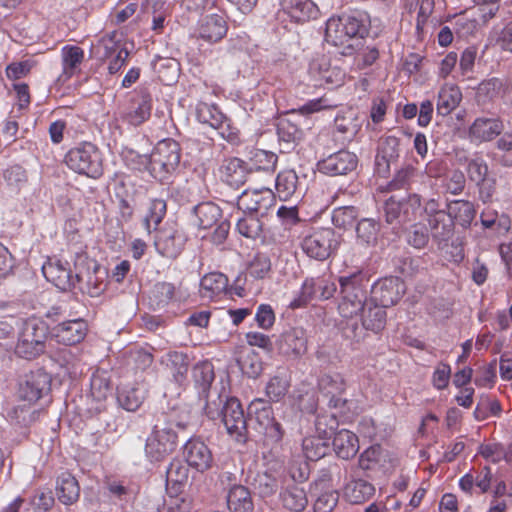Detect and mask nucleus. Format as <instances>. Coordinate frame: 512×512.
<instances>
[{
	"label": "nucleus",
	"mask_w": 512,
	"mask_h": 512,
	"mask_svg": "<svg viewBox=\"0 0 512 512\" xmlns=\"http://www.w3.org/2000/svg\"><path fill=\"white\" fill-rule=\"evenodd\" d=\"M204 413L210 420L222 422L227 434L236 442H246L248 435L247 420L238 398L220 393H209L204 406Z\"/></svg>",
	"instance_id": "obj_1"
},
{
	"label": "nucleus",
	"mask_w": 512,
	"mask_h": 512,
	"mask_svg": "<svg viewBox=\"0 0 512 512\" xmlns=\"http://www.w3.org/2000/svg\"><path fill=\"white\" fill-rule=\"evenodd\" d=\"M338 282L340 287L338 312L341 317L352 319L370 304L367 290L369 279L362 271H357L339 277Z\"/></svg>",
	"instance_id": "obj_2"
},
{
	"label": "nucleus",
	"mask_w": 512,
	"mask_h": 512,
	"mask_svg": "<svg viewBox=\"0 0 512 512\" xmlns=\"http://www.w3.org/2000/svg\"><path fill=\"white\" fill-rule=\"evenodd\" d=\"M51 378L48 373L39 369L26 376L24 383L20 385L19 397L28 404L17 405L13 413L17 422L27 426L37 418V411L32 407L50 389Z\"/></svg>",
	"instance_id": "obj_3"
},
{
	"label": "nucleus",
	"mask_w": 512,
	"mask_h": 512,
	"mask_svg": "<svg viewBox=\"0 0 512 512\" xmlns=\"http://www.w3.org/2000/svg\"><path fill=\"white\" fill-rule=\"evenodd\" d=\"M91 57L96 61L98 67L105 66L109 75L119 73L127 64L129 51L125 43L119 38L117 31L102 35L92 45Z\"/></svg>",
	"instance_id": "obj_4"
},
{
	"label": "nucleus",
	"mask_w": 512,
	"mask_h": 512,
	"mask_svg": "<svg viewBox=\"0 0 512 512\" xmlns=\"http://www.w3.org/2000/svg\"><path fill=\"white\" fill-rule=\"evenodd\" d=\"M64 163L73 172L89 178L98 179L103 175L102 152L92 142L83 141L70 148Z\"/></svg>",
	"instance_id": "obj_5"
},
{
	"label": "nucleus",
	"mask_w": 512,
	"mask_h": 512,
	"mask_svg": "<svg viewBox=\"0 0 512 512\" xmlns=\"http://www.w3.org/2000/svg\"><path fill=\"white\" fill-rule=\"evenodd\" d=\"M141 159L154 178L163 180L167 174L177 168L180 162L179 144L172 139L162 140L155 146L150 156H141Z\"/></svg>",
	"instance_id": "obj_6"
},
{
	"label": "nucleus",
	"mask_w": 512,
	"mask_h": 512,
	"mask_svg": "<svg viewBox=\"0 0 512 512\" xmlns=\"http://www.w3.org/2000/svg\"><path fill=\"white\" fill-rule=\"evenodd\" d=\"M48 326L38 318L27 319L22 326L15 353L24 359H35L44 353Z\"/></svg>",
	"instance_id": "obj_7"
},
{
	"label": "nucleus",
	"mask_w": 512,
	"mask_h": 512,
	"mask_svg": "<svg viewBox=\"0 0 512 512\" xmlns=\"http://www.w3.org/2000/svg\"><path fill=\"white\" fill-rule=\"evenodd\" d=\"M367 32L361 19L353 15L331 17L326 23L325 40L336 47L349 46V42Z\"/></svg>",
	"instance_id": "obj_8"
},
{
	"label": "nucleus",
	"mask_w": 512,
	"mask_h": 512,
	"mask_svg": "<svg viewBox=\"0 0 512 512\" xmlns=\"http://www.w3.org/2000/svg\"><path fill=\"white\" fill-rule=\"evenodd\" d=\"M178 446V434L172 424H156L146 439L145 454L150 462H162Z\"/></svg>",
	"instance_id": "obj_9"
},
{
	"label": "nucleus",
	"mask_w": 512,
	"mask_h": 512,
	"mask_svg": "<svg viewBox=\"0 0 512 512\" xmlns=\"http://www.w3.org/2000/svg\"><path fill=\"white\" fill-rule=\"evenodd\" d=\"M336 291L335 282L326 275L306 278L289 307L292 309L304 308L312 301L328 300L334 296Z\"/></svg>",
	"instance_id": "obj_10"
},
{
	"label": "nucleus",
	"mask_w": 512,
	"mask_h": 512,
	"mask_svg": "<svg viewBox=\"0 0 512 512\" xmlns=\"http://www.w3.org/2000/svg\"><path fill=\"white\" fill-rule=\"evenodd\" d=\"M340 245V236L332 228H318L305 236L301 247L310 258L324 261L334 254Z\"/></svg>",
	"instance_id": "obj_11"
},
{
	"label": "nucleus",
	"mask_w": 512,
	"mask_h": 512,
	"mask_svg": "<svg viewBox=\"0 0 512 512\" xmlns=\"http://www.w3.org/2000/svg\"><path fill=\"white\" fill-rule=\"evenodd\" d=\"M196 118L218 130L219 135L230 143L239 141V130L231 124V120L215 104L199 102L196 106Z\"/></svg>",
	"instance_id": "obj_12"
},
{
	"label": "nucleus",
	"mask_w": 512,
	"mask_h": 512,
	"mask_svg": "<svg viewBox=\"0 0 512 512\" xmlns=\"http://www.w3.org/2000/svg\"><path fill=\"white\" fill-rule=\"evenodd\" d=\"M423 214L428 223L432 238L441 244L449 241L454 234V224L447 211L441 209L436 199H429L423 206Z\"/></svg>",
	"instance_id": "obj_13"
},
{
	"label": "nucleus",
	"mask_w": 512,
	"mask_h": 512,
	"mask_svg": "<svg viewBox=\"0 0 512 512\" xmlns=\"http://www.w3.org/2000/svg\"><path fill=\"white\" fill-rule=\"evenodd\" d=\"M112 396V386L105 371L97 370L91 376L88 395V412L98 415L107 409V401Z\"/></svg>",
	"instance_id": "obj_14"
},
{
	"label": "nucleus",
	"mask_w": 512,
	"mask_h": 512,
	"mask_svg": "<svg viewBox=\"0 0 512 512\" xmlns=\"http://www.w3.org/2000/svg\"><path fill=\"white\" fill-rule=\"evenodd\" d=\"M405 291L406 286L402 279L396 276L385 277L373 284L372 300L383 308L390 307L402 298Z\"/></svg>",
	"instance_id": "obj_15"
},
{
	"label": "nucleus",
	"mask_w": 512,
	"mask_h": 512,
	"mask_svg": "<svg viewBox=\"0 0 512 512\" xmlns=\"http://www.w3.org/2000/svg\"><path fill=\"white\" fill-rule=\"evenodd\" d=\"M275 203V193L270 188L246 189L238 198L237 206L243 212L264 216Z\"/></svg>",
	"instance_id": "obj_16"
},
{
	"label": "nucleus",
	"mask_w": 512,
	"mask_h": 512,
	"mask_svg": "<svg viewBox=\"0 0 512 512\" xmlns=\"http://www.w3.org/2000/svg\"><path fill=\"white\" fill-rule=\"evenodd\" d=\"M88 333V324L82 318L63 321L51 330L52 337L60 344L72 346L82 342Z\"/></svg>",
	"instance_id": "obj_17"
},
{
	"label": "nucleus",
	"mask_w": 512,
	"mask_h": 512,
	"mask_svg": "<svg viewBox=\"0 0 512 512\" xmlns=\"http://www.w3.org/2000/svg\"><path fill=\"white\" fill-rule=\"evenodd\" d=\"M503 130L504 125L499 118L478 117L469 126L467 135L471 143L481 144L492 141Z\"/></svg>",
	"instance_id": "obj_18"
},
{
	"label": "nucleus",
	"mask_w": 512,
	"mask_h": 512,
	"mask_svg": "<svg viewBox=\"0 0 512 512\" xmlns=\"http://www.w3.org/2000/svg\"><path fill=\"white\" fill-rule=\"evenodd\" d=\"M183 456L190 467L200 472L210 469L213 463L210 449L199 438H191L184 444Z\"/></svg>",
	"instance_id": "obj_19"
},
{
	"label": "nucleus",
	"mask_w": 512,
	"mask_h": 512,
	"mask_svg": "<svg viewBox=\"0 0 512 512\" xmlns=\"http://www.w3.org/2000/svg\"><path fill=\"white\" fill-rule=\"evenodd\" d=\"M184 235L173 227L161 229L156 236L154 245L157 252L166 258H177L185 245Z\"/></svg>",
	"instance_id": "obj_20"
},
{
	"label": "nucleus",
	"mask_w": 512,
	"mask_h": 512,
	"mask_svg": "<svg viewBox=\"0 0 512 512\" xmlns=\"http://www.w3.org/2000/svg\"><path fill=\"white\" fill-rule=\"evenodd\" d=\"M357 156L347 150H340L336 153L329 155L318 163L320 172L335 176L343 175L351 172L357 166Z\"/></svg>",
	"instance_id": "obj_21"
},
{
	"label": "nucleus",
	"mask_w": 512,
	"mask_h": 512,
	"mask_svg": "<svg viewBox=\"0 0 512 512\" xmlns=\"http://www.w3.org/2000/svg\"><path fill=\"white\" fill-rule=\"evenodd\" d=\"M468 178L479 187V197L485 203L494 193V181L488 178V166L482 158L471 159L467 164Z\"/></svg>",
	"instance_id": "obj_22"
},
{
	"label": "nucleus",
	"mask_w": 512,
	"mask_h": 512,
	"mask_svg": "<svg viewBox=\"0 0 512 512\" xmlns=\"http://www.w3.org/2000/svg\"><path fill=\"white\" fill-rule=\"evenodd\" d=\"M180 300V287L167 281L156 282L148 294L149 305L153 310L164 309Z\"/></svg>",
	"instance_id": "obj_23"
},
{
	"label": "nucleus",
	"mask_w": 512,
	"mask_h": 512,
	"mask_svg": "<svg viewBox=\"0 0 512 512\" xmlns=\"http://www.w3.org/2000/svg\"><path fill=\"white\" fill-rule=\"evenodd\" d=\"M62 72L58 81L65 83L81 71V65L85 59L83 48L77 45H65L61 48Z\"/></svg>",
	"instance_id": "obj_24"
},
{
	"label": "nucleus",
	"mask_w": 512,
	"mask_h": 512,
	"mask_svg": "<svg viewBox=\"0 0 512 512\" xmlns=\"http://www.w3.org/2000/svg\"><path fill=\"white\" fill-rule=\"evenodd\" d=\"M280 353L287 357L298 358L307 351V336L303 328L295 327L285 331L279 340Z\"/></svg>",
	"instance_id": "obj_25"
},
{
	"label": "nucleus",
	"mask_w": 512,
	"mask_h": 512,
	"mask_svg": "<svg viewBox=\"0 0 512 512\" xmlns=\"http://www.w3.org/2000/svg\"><path fill=\"white\" fill-rule=\"evenodd\" d=\"M151 111L152 97L148 92H143L131 100L130 107L122 113L121 118L127 124L136 127L150 118Z\"/></svg>",
	"instance_id": "obj_26"
},
{
	"label": "nucleus",
	"mask_w": 512,
	"mask_h": 512,
	"mask_svg": "<svg viewBox=\"0 0 512 512\" xmlns=\"http://www.w3.org/2000/svg\"><path fill=\"white\" fill-rule=\"evenodd\" d=\"M42 273L47 281L61 290L72 285V273L68 262L49 258L42 266Z\"/></svg>",
	"instance_id": "obj_27"
},
{
	"label": "nucleus",
	"mask_w": 512,
	"mask_h": 512,
	"mask_svg": "<svg viewBox=\"0 0 512 512\" xmlns=\"http://www.w3.org/2000/svg\"><path fill=\"white\" fill-rule=\"evenodd\" d=\"M282 11L296 23H304L316 19L319 8L312 0H281Z\"/></svg>",
	"instance_id": "obj_28"
},
{
	"label": "nucleus",
	"mask_w": 512,
	"mask_h": 512,
	"mask_svg": "<svg viewBox=\"0 0 512 512\" xmlns=\"http://www.w3.org/2000/svg\"><path fill=\"white\" fill-rule=\"evenodd\" d=\"M229 290V279L222 272H209L200 280V295L202 298L217 300L226 295Z\"/></svg>",
	"instance_id": "obj_29"
},
{
	"label": "nucleus",
	"mask_w": 512,
	"mask_h": 512,
	"mask_svg": "<svg viewBox=\"0 0 512 512\" xmlns=\"http://www.w3.org/2000/svg\"><path fill=\"white\" fill-rule=\"evenodd\" d=\"M227 31L225 18L219 14H211L200 22L198 37L208 43H216L226 36Z\"/></svg>",
	"instance_id": "obj_30"
},
{
	"label": "nucleus",
	"mask_w": 512,
	"mask_h": 512,
	"mask_svg": "<svg viewBox=\"0 0 512 512\" xmlns=\"http://www.w3.org/2000/svg\"><path fill=\"white\" fill-rule=\"evenodd\" d=\"M462 98V91L457 84H443L437 95V113L441 116L450 115L460 105Z\"/></svg>",
	"instance_id": "obj_31"
},
{
	"label": "nucleus",
	"mask_w": 512,
	"mask_h": 512,
	"mask_svg": "<svg viewBox=\"0 0 512 512\" xmlns=\"http://www.w3.org/2000/svg\"><path fill=\"white\" fill-rule=\"evenodd\" d=\"M249 168L246 163L239 158H230L224 161L221 166V178L229 186L239 188L248 178Z\"/></svg>",
	"instance_id": "obj_32"
},
{
	"label": "nucleus",
	"mask_w": 512,
	"mask_h": 512,
	"mask_svg": "<svg viewBox=\"0 0 512 512\" xmlns=\"http://www.w3.org/2000/svg\"><path fill=\"white\" fill-rule=\"evenodd\" d=\"M282 484L283 476L276 470L258 472L252 482L254 490L261 498L275 495Z\"/></svg>",
	"instance_id": "obj_33"
},
{
	"label": "nucleus",
	"mask_w": 512,
	"mask_h": 512,
	"mask_svg": "<svg viewBox=\"0 0 512 512\" xmlns=\"http://www.w3.org/2000/svg\"><path fill=\"white\" fill-rule=\"evenodd\" d=\"M333 449L339 458H353L359 450L358 436L350 430L341 429L334 434Z\"/></svg>",
	"instance_id": "obj_34"
},
{
	"label": "nucleus",
	"mask_w": 512,
	"mask_h": 512,
	"mask_svg": "<svg viewBox=\"0 0 512 512\" xmlns=\"http://www.w3.org/2000/svg\"><path fill=\"white\" fill-rule=\"evenodd\" d=\"M230 512H253L254 501L250 490L243 485H233L226 496Z\"/></svg>",
	"instance_id": "obj_35"
},
{
	"label": "nucleus",
	"mask_w": 512,
	"mask_h": 512,
	"mask_svg": "<svg viewBox=\"0 0 512 512\" xmlns=\"http://www.w3.org/2000/svg\"><path fill=\"white\" fill-rule=\"evenodd\" d=\"M104 489L108 497L118 501H128L138 493V488L132 481L113 476L105 477Z\"/></svg>",
	"instance_id": "obj_36"
},
{
	"label": "nucleus",
	"mask_w": 512,
	"mask_h": 512,
	"mask_svg": "<svg viewBox=\"0 0 512 512\" xmlns=\"http://www.w3.org/2000/svg\"><path fill=\"white\" fill-rule=\"evenodd\" d=\"M56 494L64 505H72L78 501L80 486L77 479L69 472L61 473L57 479Z\"/></svg>",
	"instance_id": "obj_37"
},
{
	"label": "nucleus",
	"mask_w": 512,
	"mask_h": 512,
	"mask_svg": "<svg viewBox=\"0 0 512 512\" xmlns=\"http://www.w3.org/2000/svg\"><path fill=\"white\" fill-rule=\"evenodd\" d=\"M344 497L351 504H363L375 494V487L364 479H352L344 487Z\"/></svg>",
	"instance_id": "obj_38"
},
{
	"label": "nucleus",
	"mask_w": 512,
	"mask_h": 512,
	"mask_svg": "<svg viewBox=\"0 0 512 512\" xmlns=\"http://www.w3.org/2000/svg\"><path fill=\"white\" fill-rule=\"evenodd\" d=\"M291 387V377L286 371H277L269 378L265 386V395L269 402L277 403L285 398Z\"/></svg>",
	"instance_id": "obj_39"
},
{
	"label": "nucleus",
	"mask_w": 512,
	"mask_h": 512,
	"mask_svg": "<svg viewBox=\"0 0 512 512\" xmlns=\"http://www.w3.org/2000/svg\"><path fill=\"white\" fill-rule=\"evenodd\" d=\"M299 177L295 170L285 169L275 179L276 194L282 201L291 199L298 191Z\"/></svg>",
	"instance_id": "obj_40"
},
{
	"label": "nucleus",
	"mask_w": 512,
	"mask_h": 512,
	"mask_svg": "<svg viewBox=\"0 0 512 512\" xmlns=\"http://www.w3.org/2000/svg\"><path fill=\"white\" fill-rule=\"evenodd\" d=\"M280 500L283 507L292 512H302L308 505L306 491L295 483L287 485L280 492Z\"/></svg>",
	"instance_id": "obj_41"
},
{
	"label": "nucleus",
	"mask_w": 512,
	"mask_h": 512,
	"mask_svg": "<svg viewBox=\"0 0 512 512\" xmlns=\"http://www.w3.org/2000/svg\"><path fill=\"white\" fill-rule=\"evenodd\" d=\"M447 213L453 224L457 223L464 228H468L476 216L475 207L468 200L451 201L447 205Z\"/></svg>",
	"instance_id": "obj_42"
},
{
	"label": "nucleus",
	"mask_w": 512,
	"mask_h": 512,
	"mask_svg": "<svg viewBox=\"0 0 512 512\" xmlns=\"http://www.w3.org/2000/svg\"><path fill=\"white\" fill-rule=\"evenodd\" d=\"M361 323L364 329L379 333L386 325V311L383 307L371 301L361 312Z\"/></svg>",
	"instance_id": "obj_43"
},
{
	"label": "nucleus",
	"mask_w": 512,
	"mask_h": 512,
	"mask_svg": "<svg viewBox=\"0 0 512 512\" xmlns=\"http://www.w3.org/2000/svg\"><path fill=\"white\" fill-rule=\"evenodd\" d=\"M162 363L170 370L176 382L182 383L185 380L189 369V360L186 354L179 351H171L166 354Z\"/></svg>",
	"instance_id": "obj_44"
},
{
	"label": "nucleus",
	"mask_w": 512,
	"mask_h": 512,
	"mask_svg": "<svg viewBox=\"0 0 512 512\" xmlns=\"http://www.w3.org/2000/svg\"><path fill=\"white\" fill-rule=\"evenodd\" d=\"M278 156L274 152L254 149L249 156V170L274 172L277 166Z\"/></svg>",
	"instance_id": "obj_45"
},
{
	"label": "nucleus",
	"mask_w": 512,
	"mask_h": 512,
	"mask_svg": "<svg viewBox=\"0 0 512 512\" xmlns=\"http://www.w3.org/2000/svg\"><path fill=\"white\" fill-rule=\"evenodd\" d=\"M329 439L320 435L307 436L302 441V451L307 460L317 461L327 455Z\"/></svg>",
	"instance_id": "obj_46"
},
{
	"label": "nucleus",
	"mask_w": 512,
	"mask_h": 512,
	"mask_svg": "<svg viewBox=\"0 0 512 512\" xmlns=\"http://www.w3.org/2000/svg\"><path fill=\"white\" fill-rule=\"evenodd\" d=\"M197 225L201 229L213 227L221 217L220 207L213 202H203L194 208Z\"/></svg>",
	"instance_id": "obj_47"
},
{
	"label": "nucleus",
	"mask_w": 512,
	"mask_h": 512,
	"mask_svg": "<svg viewBox=\"0 0 512 512\" xmlns=\"http://www.w3.org/2000/svg\"><path fill=\"white\" fill-rule=\"evenodd\" d=\"M279 142L288 147L299 142L303 137L302 129L288 118H282L277 124Z\"/></svg>",
	"instance_id": "obj_48"
},
{
	"label": "nucleus",
	"mask_w": 512,
	"mask_h": 512,
	"mask_svg": "<svg viewBox=\"0 0 512 512\" xmlns=\"http://www.w3.org/2000/svg\"><path fill=\"white\" fill-rule=\"evenodd\" d=\"M380 224L372 218H364L357 223V240L362 245L373 246L377 243Z\"/></svg>",
	"instance_id": "obj_49"
},
{
	"label": "nucleus",
	"mask_w": 512,
	"mask_h": 512,
	"mask_svg": "<svg viewBox=\"0 0 512 512\" xmlns=\"http://www.w3.org/2000/svg\"><path fill=\"white\" fill-rule=\"evenodd\" d=\"M236 229L246 238L257 239L262 234L263 225L256 214L244 212V216L236 223Z\"/></svg>",
	"instance_id": "obj_50"
},
{
	"label": "nucleus",
	"mask_w": 512,
	"mask_h": 512,
	"mask_svg": "<svg viewBox=\"0 0 512 512\" xmlns=\"http://www.w3.org/2000/svg\"><path fill=\"white\" fill-rule=\"evenodd\" d=\"M318 385L325 397L344 394L347 387L346 380L339 373L324 374L320 377Z\"/></svg>",
	"instance_id": "obj_51"
},
{
	"label": "nucleus",
	"mask_w": 512,
	"mask_h": 512,
	"mask_svg": "<svg viewBox=\"0 0 512 512\" xmlns=\"http://www.w3.org/2000/svg\"><path fill=\"white\" fill-rule=\"evenodd\" d=\"M144 399L145 391L136 387L122 389L117 396L120 406L127 411H136Z\"/></svg>",
	"instance_id": "obj_52"
},
{
	"label": "nucleus",
	"mask_w": 512,
	"mask_h": 512,
	"mask_svg": "<svg viewBox=\"0 0 512 512\" xmlns=\"http://www.w3.org/2000/svg\"><path fill=\"white\" fill-rule=\"evenodd\" d=\"M166 202L161 199H154L150 202L148 212L144 218V226L148 233L156 230L166 215Z\"/></svg>",
	"instance_id": "obj_53"
},
{
	"label": "nucleus",
	"mask_w": 512,
	"mask_h": 512,
	"mask_svg": "<svg viewBox=\"0 0 512 512\" xmlns=\"http://www.w3.org/2000/svg\"><path fill=\"white\" fill-rule=\"evenodd\" d=\"M418 176V170L411 164L401 167L389 183L391 190L410 189Z\"/></svg>",
	"instance_id": "obj_54"
},
{
	"label": "nucleus",
	"mask_w": 512,
	"mask_h": 512,
	"mask_svg": "<svg viewBox=\"0 0 512 512\" xmlns=\"http://www.w3.org/2000/svg\"><path fill=\"white\" fill-rule=\"evenodd\" d=\"M249 276L264 279L271 272V260L265 253H256L247 268Z\"/></svg>",
	"instance_id": "obj_55"
},
{
	"label": "nucleus",
	"mask_w": 512,
	"mask_h": 512,
	"mask_svg": "<svg viewBox=\"0 0 512 512\" xmlns=\"http://www.w3.org/2000/svg\"><path fill=\"white\" fill-rule=\"evenodd\" d=\"M249 413L254 415L257 423L263 428L274 419L272 407L260 398L254 399L250 403Z\"/></svg>",
	"instance_id": "obj_56"
},
{
	"label": "nucleus",
	"mask_w": 512,
	"mask_h": 512,
	"mask_svg": "<svg viewBox=\"0 0 512 512\" xmlns=\"http://www.w3.org/2000/svg\"><path fill=\"white\" fill-rule=\"evenodd\" d=\"M490 42L501 50L512 53V22L501 29L494 28L490 33Z\"/></svg>",
	"instance_id": "obj_57"
},
{
	"label": "nucleus",
	"mask_w": 512,
	"mask_h": 512,
	"mask_svg": "<svg viewBox=\"0 0 512 512\" xmlns=\"http://www.w3.org/2000/svg\"><path fill=\"white\" fill-rule=\"evenodd\" d=\"M356 219V209L352 206L338 207L332 212V223L334 226L347 229L352 226Z\"/></svg>",
	"instance_id": "obj_58"
},
{
	"label": "nucleus",
	"mask_w": 512,
	"mask_h": 512,
	"mask_svg": "<svg viewBox=\"0 0 512 512\" xmlns=\"http://www.w3.org/2000/svg\"><path fill=\"white\" fill-rule=\"evenodd\" d=\"M402 202V222H410L416 219L421 211V197L418 194H411Z\"/></svg>",
	"instance_id": "obj_59"
},
{
	"label": "nucleus",
	"mask_w": 512,
	"mask_h": 512,
	"mask_svg": "<svg viewBox=\"0 0 512 512\" xmlns=\"http://www.w3.org/2000/svg\"><path fill=\"white\" fill-rule=\"evenodd\" d=\"M188 479V469L180 460L173 459L166 470V480L173 484H183Z\"/></svg>",
	"instance_id": "obj_60"
},
{
	"label": "nucleus",
	"mask_w": 512,
	"mask_h": 512,
	"mask_svg": "<svg viewBox=\"0 0 512 512\" xmlns=\"http://www.w3.org/2000/svg\"><path fill=\"white\" fill-rule=\"evenodd\" d=\"M337 419L334 415L318 414L315 419V429L318 435L330 439L335 427Z\"/></svg>",
	"instance_id": "obj_61"
},
{
	"label": "nucleus",
	"mask_w": 512,
	"mask_h": 512,
	"mask_svg": "<svg viewBox=\"0 0 512 512\" xmlns=\"http://www.w3.org/2000/svg\"><path fill=\"white\" fill-rule=\"evenodd\" d=\"M265 441L272 445H281L286 431L283 425L275 418L267 424L264 428Z\"/></svg>",
	"instance_id": "obj_62"
},
{
	"label": "nucleus",
	"mask_w": 512,
	"mask_h": 512,
	"mask_svg": "<svg viewBox=\"0 0 512 512\" xmlns=\"http://www.w3.org/2000/svg\"><path fill=\"white\" fill-rule=\"evenodd\" d=\"M399 139L395 136L386 137L380 144L379 153H381L382 158L390 163L392 161L397 160L399 157Z\"/></svg>",
	"instance_id": "obj_63"
},
{
	"label": "nucleus",
	"mask_w": 512,
	"mask_h": 512,
	"mask_svg": "<svg viewBox=\"0 0 512 512\" xmlns=\"http://www.w3.org/2000/svg\"><path fill=\"white\" fill-rule=\"evenodd\" d=\"M54 497L50 490H38L31 499L34 512H48L54 505Z\"/></svg>",
	"instance_id": "obj_64"
}]
</instances>
